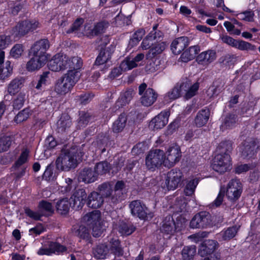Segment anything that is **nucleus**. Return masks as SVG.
Listing matches in <instances>:
<instances>
[{
	"label": "nucleus",
	"mask_w": 260,
	"mask_h": 260,
	"mask_svg": "<svg viewBox=\"0 0 260 260\" xmlns=\"http://www.w3.org/2000/svg\"><path fill=\"white\" fill-rule=\"evenodd\" d=\"M199 181V178H196L187 181L184 190L186 196H190L194 193Z\"/></svg>",
	"instance_id": "obj_41"
},
{
	"label": "nucleus",
	"mask_w": 260,
	"mask_h": 260,
	"mask_svg": "<svg viewBox=\"0 0 260 260\" xmlns=\"http://www.w3.org/2000/svg\"><path fill=\"white\" fill-rule=\"evenodd\" d=\"M217 149L220 152L219 154L228 153L230 155L233 149L232 143L229 141L222 142L219 144Z\"/></svg>",
	"instance_id": "obj_56"
},
{
	"label": "nucleus",
	"mask_w": 260,
	"mask_h": 260,
	"mask_svg": "<svg viewBox=\"0 0 260 260\" xmlns=\"http://www.w3.org/2000/svg\"><path fill=\"white\" fill-rule=\"evenodd\" d=\"M258 148V147L253 140L249 139L240 146L239 150L243 157H251L254 154L256 149Z\"/></svg>",
	"instance_id": "obj_18"
},
{
	"label": "nucleus",
	"mask_w": 260,
	"mask_h": 260,
	"mask_svg": "<svg viewBox=\"0 0 260 260\" xmlns=\"http://www.w3.org/2000/svg\"><path fill=\"white\" fill-rule=\"evenodd\" d=\"M84 20L83 18H77L74 23L72 25L70 28L67 31V34L74 33L77 35H81V28L82 27V24Z\"/></svg>",
	"instance_id": "obj_50"
},
{
	"label": "nucleus",
	"mask_w": 260,
	"mask_h": 260,
	"mask_svg": "<svg viewBox=\"0 0 260 260\" xmlns=\"http://www.w3.org/2000/svg\"><path fill=\"white\" fill-rule=\"evenodd\" d=\"M78 126L79 128H83L89 122L90 116L89 113L83 111L80 112Z\"/></svg>",
	"instance_id": "obj_59"
},
{
	"label": "nucleus",
	"mask_w": 260,
	"mask_h": 260,
	"mask_svg": "<svg viewBox=\"0 0 260 260\" xmlns=\"http://www.w3.org/2000/svg\"><path fill=\"white\" fill-rule=\"evenodd\" d=\"M139 94L141 95L140 102L145 107L153 105L157 98V93L151 88H147V85L143 83L139 86Z\"/></svg>",
	"instance_id": "obj_4"
},
{
	"label": "nucleus",
	"mask_w": 260,
	"mask_h": 260,
	"mask_svg": "<svg viewBox=\"0 0 260 260\" xmlns=\"http://www.w3.org/2000/svg\"><path fill=\"white\" fill-rule=\"evenodd\" d=\"M182 176V173L179 170L173 169L168 172L166 180L168 189L169 190L176 189L180 183Z\"/></svg>",
	"instance_id": "obj_13"
},
{
	"label": "nucleus",
	"mask_w": 260,
	"mask_h": 260,
	"mask_svg": "<svg viewBox=\"0 0 260 260\" xmlns=\"http://www.w3.org/2000/svg\"><path fill=\"white\" fill-rule=\"evenodd\" d=\"M199 88V84L198 83H195L191 85L190 81H186L182 83V91H185L184 98L186 100L190 99L194 96Z\"/></svg>",
	"instance_id": "obj_23"
},
{
	"label": "nucleus",
	"mask_w": 260,
	"mask_h": 260,
	"mask_svg": "<svg viewBox=\"0 0 260 260\" xmlns=\"http://www.w3.org/2000/svg\"><path fill=\"white\" fill-rule=\"evenodd\" d=\"M237 231V226L230 227L218 234L217 235V239L219 241L229 240L235 236Z\"/></svg>",
	"instance_id": "obj_33"
},
{
	"label": "nucleus",
	"mask_w": 260,
	"mask_h": 260,
	"mask_svg": "<svg viewBox=\"0 0 260 260\" xmlns=\"http://www.w3.org/2000/svg\"><path fill=\"white\" fill-rule=\"evenodd\" d=\"M166 48V44L164 42L154 44L149 49L146 54L147 59H152L161 54Z\"/></svg>",
	"instance_id": "obj_35"
},
{
	"label": "nucleus",
	"mask_w": 260,
	"mask_h": 260,
	"mask_svg": "<svg viewBox=\"0 0 260 260\" xmlns=\"http://www.w3.org/2000/svg\"><path fill=\"white\" fill-rule=\"evenodd\" d=\"M104 198L102 195L96 191L91 192L88 196L87 205L92 208H99L104 203Z\"/></svg>",
	"instance_id": "obj_20"
},
{
	"label": "nucleus",
	"mask_w": 260,
	"mask_h": 260,
	"mask_svg": "<svg viewBox=\"0 0 260 260\" xmlns=\"http://www.w3.org/2000/svg\"><path fill=\"white\" fill-rule=\"evenodd\" d=\"M84 145L81 146H72L62 148L61 152L56 160V168L61 171H69L77 167L78 161L84 154Z\"/></svg>",
	"instance_id": "obj_1"
},
{
	"label": "nucleus",
	"mask_w": 260,
	"mask_h": 260,
	"mask_svg": "<svg viewBox=\"0 0 260 260\" xmlns=\"http://www.w3.org/2000/svg\"><path fill=\"white\" fill-rule=\"evenodd\" d=\"M108 247L104 245L97 246L94 251V257L98 259L106 258L108 255Z\"/></svg>",
	"instance_id": "obj_47"
},
{
	"label": "nucleus",
	"mask_w": 260,
	"mask_h": 260,
	"mask_svg": "<svg viewBox=\"0 0 260 260\" xmlns=\"http://www.w3.org/2000/svg\"><path fill=\"white\" fill-rule=\"evenodd\" d=\"M145 34V30L141 28L137 30L133 35V37L129 41V46L133 47L137 45L138 43L142 40Z\"/></svg>",
	"instance_id": "obj_52"
},
{
	"label": "nucleus",
	"mask_w": 260,
	"mask_h": 260,
	"mask_svg": "<svg viewBox=\"0 0 260 260\" xmlns=\"http://www.w3.org/2000/svg\"><path fill=\"white\" fill-rule=\"evenodd\" d=\"M23 52V46L20 44H15L11 49L10 51L11 55L15 58H19Z\"/></svg>",
	"instance_id": "obj_62"
},
{
	"label": "nucleus",
	"mask_w": 260,
	"mask_h": 260,
	"mask_svg": "<svg viewBox=\"0 0 260 260\" xmlns=\"http://www.w3.org/2000/svg\"><path fill=\"white\" fill-rule=\"evenodd\" d=\"M111 58V54L108 50L102 49L98 56L95 62V66H100L108 61Z\"/></svg>",
	"instance_id": "obj_45"
},
{
	"label": "nucleus",
	"mask_w": 260,
	"mask_h": 260,
	"mask_svg": "<svg viewBox=\"0 0 260 260\" xmlns=\"http://www.w3.org/2000/svg\"><path fill=\"white\" fill-rule=\"evenodd\" d=\"M200 51L199 46L194 45L190 47L184 51L181 55V59L183 62H187L194 59Z\"/></svg>",
	"instance_id": "obj_30"
},
{
	"label": "nucleus",
	"mask_w": 260,
	"mask_h": 260,
	"mask_svg": "<svg viewBox=\"0 0 260 260\" xmlns=\"http://www.w3.org/2000/svg\"><path fill=\"white\" fill-rule=\"evenodd\" d=\"M136 230V228L131 223L120 222L117 227V230L121 236L131 235Z\"/></svg>",
	"instance_id": "obj_36"
},
{
	"label": "nucleus",
	"mask_w": 260,
	"mask_h": 260,
	"mask_svg": "<svg viewBox=\"0 0 260 260\" xmlns=\"http://www.w3.org/2000/svg\"><path fill=\"white\" fill-rule=\"evenodd\" d=\"M24 80L22 78H16L9 84L7 88L8 93L14 95L17 93L23 85Z\"/></svg>",
	"instance_id": "obj_31"
},
{
	"label": "nucleus",
	"mask_w": 260,
	"mask_h": 260,
	"mask_svg": "<svg viewBox=\"0 0 260 260\" xmlns=\"http://www.w3.org/2000/svg\"><path fill=\"white\" fill-rule=\"evenodd\" d=\"M225 82L221 79H218L213 82L212 85L207 91V94L210 98L217 96L224 89Z\"/></svg>",
	"instance_id": "obj_21"
},
{
	"label": "nucleus",
	"mask_w": 260,
	"mask_h": 260,
	"mask_svg": "<svg viewBox=\"0 0 260 260\" xmlns=\"http://www.w3.org/2000/svg\"><path fill=\"white\" fill-rule=\"evenodd\" d=\"M237 57L233 54H226L219 59L220 63L226 67L233 66L236 61Z\"/></svg>",
	"instance_id": "obj_55"
},
{
	"label": "nucleus",
	"mask_w": 260,
	"mask_h": 260,
	"mask_svg": "<svg viewBox=\"0 0 260 260\" xmlns=\"http://www.w3.org/2000/svg\"><path fill=\"white\" fill-rule=\"evenodd\" d=\"M72 233L73 235L84 240L89 241L90 239V233L88 229L83 225H74L72 228Z\"/></svg>",
	"instance_id": "obj_29"
},
{
	"label": "nucleus",
	"mask_w": 260,
	"mask_h": 260,
	"mask_svg": "<svg viewBox=\"0 0 260 260\" xmlns=\"http://www.w3.org/2000/svg\"><path fill=\"white\" fill-rule=\"evenodd\" d=\"M98 189L102 194V196L108 197L112 194V189L111 185L109 183H104L99 186Z\"/></svg>",
	"instance_id": "obj_61"
},
{
	"label": "nucleus",
	"mask_w": 260,
	"mask_h": 260,
	"mask_svg": "<svg viewBox=\"0 0 260 260\" xmlns=\"http://www.w3.org/2000/svg\"><path fill=\"white\" fill-rule=\"evenodd\" d=\"M216 55L215 51L208 50L200 53L197 57V61L199 63L208 64L216 59Z\"/></svg>",
	"instance_id": "obj_24"
},
{
	"label": "nucleus",
	"mask_w": 260,
	"mask_h": 260,
	"mask_svg": "<svg viewBox=\"0 0 260 260\" xmlns=\"http://www.w3.org/2000/svg\"><path fill=\"white\" fill-rule=\"evenodd\" d=\"M164 152L160 149L150 151L145 158V165L149 170H154L164 164Z\"/></svg>",
	"instance_id": "obj_8"
},
{
	"label": "nucleus",
	"mask_w": 260,
	"mask_h": 260,
	"mask_svg": "<svg viewBox=\"0 0 260 260\" xmlns=\"http://www.w3.org/2000/svg\"><path fill=\"white\" fill-rule=\"evenodd\" d=\"M83 219L88 226L98 223L101 221V212L99 210H94L86 214Z\"/></svg>",
	"instance_id": "obj_34"
},
{
	"label": "nucleus",
	"mask_w": 260,
	"mask_h": 260,
	"mask_svg": "<svg viewBox=\"0 0 260 260\" xmlns=\"http://www.w3.org/2000/svg\"><path fill=\"white\" fill-rule=\"evenodd\" d=\"M30 59L26 63V68L29 72L38 71L47 62L48 59L36 55H29Z\"/></svg>",
	"instance_id": "obj_17"
},
{
	"label": "nucleus",
	"mask_w": 260,
	"mask_h": 260,
	"mask_svg": "<svg viewBox=\"0 0 260 260\" xmlns=\"http://www.w3.org/2000/svg\"><path fill=\"white\" fill-rule=\"evenodd\" d=\"M129 207L132 214L141 219L148 220L153 216V214L149 211L146 206L139 200L131 202Z\"/></svg>",
	"instance_id": "obj_5"
},
{
	"label": "nucleus",
	"mask_w": 260,
	"mask_h": 260,
	"mask_svg": "<svg viewBox=\"0 0 260 260\" xmlns=\"http://www.w3.org/2000/svg\"><path fill=\"white\" fill-rule=\"evenodd\" d=\"M210 115V111L206 108L199 111L194 119V123L198 127H201L206 124Z\"/></svg>",
	"instance_id": "obj_27"
},
{
	"label": "nucleus",
	"mask_w": 260,
	"mask_h": 260,
	"mask_svg": "<svg viewBox=\"0 0 260 260\" xmlns=\"http://www.w3.org/2000/svg\"><path fill=\"white\" fill-rule=\"evenodd\" d=\"M189 40L187 37H181L174 40L171 45L172 52L174 54H179L189 45Z\"/></svg>",
	"instance_id": "obj_19"
},
{
	"label": "nucleus",
	"mask_w": 260,
	"mask_h": 260,
	"mask_svg": "<svg viewBox=\"0 0 260 260\" xmlns=\"http://www.w3.org/2000/svg\"><path fill=\"white\" fill-rule=\"evenodd\" d=\"M237 116L234 114H230L225 118L224 122L221 125L223 129L233 128L237 121Z\"/></svg>",
	"instance_id": "obj_48"
},
{
	"label": "nucleus",
	"mask_w": 260,
	"mask_h": 260,
	"mask_svg": "<svg viewBox=\"0 0 260 260\" xmlns=\"http://www.w3.org/2000/svg\"><path fill=\"white\" fill-rule=\"evenodd\" d=\"M98 176L94 171L90 168H85L81 171L79 179L85 183H90L96 180Z\"/></svg>",
	"instance_id": "obj_25"
},
{
	"label": "nucleus",
	"mask_w": 260,
	"mask_h": 260,
	"mask_svg": "<svg viewBox=\"0 0 260 260\" xmlns=\"http://www.w3.org/2000/svg\"><path fill=\"white\" fill-rule=\"evenodd\" d=\"M56 124L58 129L66 130L70 128L72 124L70 117L67 114H62Z\"/></svg>",
	"instance_id": "obj_43"
},
{
	"label": "nucleus",
	"mask_w": 260,
	"mask_h": 260,
	"mask_svg": "<svg viewBox=\"0 0 260 260\" xmlns=\"http://www.w3.org/2000/svg\"><path fill=\"white\" fill-rule=\"evenodd\" d=\"M242 192V185L240 180H231L227 185L226 196L232 202L238 200Z\"/></svg>",
	"instance_id": "obj_9"
},
{
	"label": "nucleus",
	"mask_w": 260,
	"mask_h": 260,
	"mask_svg": "<svg viewBox=\"0 0 260 260\" xmlns=\"http://www.w3.org/2000/svg\"><path fill=\"white\" fill-rule=\"evenodd\" d=\"M68 57L66 55L57 54L49 61V69L54 72H58L68 68Z\"/></svg>",
	"instance_id": "obj_12"
},
{
	"label": "nucleus",
	"mask_w": 260,
	"mask_h": 260,
	"mask_svg": "<svg viewBox=\"0 0 260 260\" xmlns=\"http://www.w3.org/2000/svg\"><path fill=\"white\" fill-rule=\"evenodd\" d=\"M110 169V165L108 162L104 161L98 163L94 168V172L96 176L103 175L108 173Z\"/></svg>",
	"instance_id": "obj_46"
},
{
	"label": "nucleus",
	"mask_w": 260,
	"mask_h": 260,
	"mask_svg": "<svg viewBox=\"0 0 260 260\" xmlns=\"http://www.w3.org/2000/svg\"><path fill=\"white\" fill-rule=\"evenodd\" d=\"M235 48L242 51H255L256 50L255 45L243 40H237Z\"/></svg>",
	"instance_id": "obj_54"
},
{
	"label": "nucleus",
	"mask_w": 260,
	"mask_h": 260,
	"mask_svg": "<svg viewBox=\"0 0 260 260\" xmlns=\"http://www.w3.org/2000/svg\"><path fill=\"white\" fill-rule=\"evenodd\" d=\"M231 156L228 153L217 154L213 159L212 169L220 173L230 170L231 167Z\"/></svg>",
	"instance_id": "obj_6"
},
{
	"label": "nucleus",
	"mask_w": 260,
	"mask_h": 260,
	"mask_svg": "<svg viewBox=\"0 0 260 260\" xmlns=\"http://www.w3.org/2000/svg\"><path fill=\"white\" fill-rule=\"evenodd\" d=\"M176 229V225L173 217L168 215L165 217L162 221L161 231L166 234H173Z\"/></svg>",
	"instance_id": "obj_28"
},
{
	"label": "nucleus",
	"mask_w": 260,
	"mask_h": 260,
	"mask_svg": "<svg viewBox=\"0 0 260 260\" xmlns=\"http://www.w3.org/2000/svg\"><path fill=\"white\" fill-rule=\"evenodd\" d=\"M27 98V96L25 92H20L17 98L13 101V106L14 109L19 110L21 109Z\"/></svg>",
	"instance_id": "obj_53"
},
{
	"label": "nucleus",
	"mask_w": 260,
	"mask_h": 260,
	"mask_svg": "<svg viewBox=\"0 0 260 260\" xmlns=\"http://www.w3.org/2000/svg\"><path fill=\"white\" fill-rule=\"evenodd\" d=\"M218 243L213 240H206L202 242L199 248L198 253L204 257L210 255L218 248Z\"/></svg>",
	"instance_id": "obj_16"
},
{
	"label": "nucleus",
	"mask_w": 260,
	"mask_h": 260,
	"mask_svg": "<svg viewBox=\"0 0 260 260\" xmlns=\"http://www.w3.org/2000/svg\"><path fill=\"white\" fill-rule=\"evenodd\" d=\"M109 23L106 21H102L95 24L94 27L90 30L89 36H95L104 33L108 27Z\"/></svg>",
	"instance_id": "obj_42"
},
{
	"label": "nucleus",
	"mask_w": 260,
	"mask_h": 260,
	"mask_svg": "<svg viewBox=\"0 0 260 260\" xmlns=\"http://www.w3.org/2000/svg\"><path fill=\"white\" fill-rule=\"evenodd\" d=\"M11 62L7 60L5 64L0 66V80H5L8 78L12 73Z\"/></svg>",
	"instance_id": "obj_44"
},
{
	"label": "nucleus",
	"mask_w": 260,
	"mask_h": 260,
	"mask_svg": "<svg viewBox=\"0 0 260 260\" xmlns=\"http://www.w3.org/2000/svg\"><path fill=\"white\" fill-rule=\"evenodd\" d=\"M181 156V152L179 146L175 144H172L164 153V166L168 167L173 166L179 161Z\"/></svg>",
	"instance_id": "obj_7"
},
{
	"label": "nucleus",
	"mask_w": 260,
	"mask_h": 260,
	"mask_svg": "<svg viewBox=\"0 0 260 260\" xmlns=\"http://www.w3.org/2000/svg\"><path fill=\"white\" fill-rule=\"evenodd\" d=\"M39 26V22L34 20L21 21L12 29L11 34L14 38L20 39L33 32Z\"/></svg>",
	"instance_id": "obj_3"
},
{
	"label": "nucleus",
	"mask_w": 260,
	"mask_h": 260,
	"mask_svg": "<svg viewBox=\"0 0 260 260\" xmlns=\"http://www.w3.org/2000/svg\"><path fill=\"white\" fill-rule=\"evenodd\" d=\"M80 76L78 71H68L67 73L57 80L54 86L55 91L60 95L66 94L74 86Z\"/></svg>",
	"instance_id": "obj_2"
},
{
	"label": "nucleus",
	"mask_w": 260,
	"mask_h": 260,
	"mask_svg": "<svg viewBox=\"0 0 260 260\" xmlns=\"http://www.w3.org/2000/svg\"><path fill=\"white\" fill-rule=\"evenodd\" d=\"M196 253V247L194 245L185 246L181 251L183 260H192Z\"/></svg>",
	"instance_id": "obj_38"
},
{
	"label": "nucleus",
	"mask_w": 260,
	"mask_h": 260,
	"mask_svg": "<svg viewBox=\"0 0 260 260\" xmlns=\"http://www.w3.org/2000/svg\"><path fill=\"white\" fill-rule=\"evenodd\" d=\"M238 19L247 22H252L254 21L255 14L253 11L250 9L243 11L236 14Z\"/></svg>",
	"instance_id": "obj_39"
},
{
	"label": "nucleus",
	"mask_w": 260,
	"mask_h": 260,
	"mask_svg": "<svg viewBox=\"0 0 260 260\" xmlns=\"http://www.w3.org/2000/svg\"><path fill=\"white\" fill-rule=\"evenodd\" d=\"M28 117L29 110L28 109H24L21 111L19 112L15 117L14 121L17 123H19L26 120L28 118Z\"/></svg>",
	"instance_id": "obj_63"
},
{
	"label": "nucleus",
	"mask_w": 260,
	"mask_h": 260,
	"mask_svg": "<svg viewBox=\"0 0 260 260\" xmlns=\"http://www.w3.org/2000/svg\"><path fill=\"white\" fill-rule=\"evenodd\" d=\"M9 9L10 13L13 15H16L23 8V5L19 2H13L9 4Z\"/></svg>",
	"instance_id": "obj_60"
},
{
	"label": "nucleus",
	"mask_w": 260,
	"mask_h": 260,
	"mask_svg": "<svg viewBox=\"0 0 260 260\" xmlns=\"http://www.w3.org/2000/svg\"><path fill=\"white\" fill-rule=\"evenodd\" d=\"M38 208L40 211L42 212L52 214L54 212V208L52 204L44 200L40 202Z\"/></svg>",
	"instance_id": "obj_58"
},
{
	"label": "nucleus",
	"mask_w": 260,
	"mask_h": 260,
	"mask_svg": "<svg viewBox=\"0 0 260 260\" xmlns=\"http://www.w3.org/2000/svg\"><path fill=\"white\" fill-rule=\"evenodd\" d=\"M50 46V42L48 39H40L36 41L30 48L29 55H37L48 59L47 51Z\"/></svg>",
	"instance_id": "obj_10"
},
{
	"label": "nucleus",
	"mask_w": 260,
	"mask_h": 260,
	"mask_svg": "<svg viewBox=\"0 0 260 260\" xmlns=\"http://www.w3.org/2000/svg\"><path fill=\"white\" fill-rule=\"evenodd\" d=\"M137 66V63L133 58L126 57L120 64V68L123 71H126L133 69Z\"/></svg>",
	"instance_id": "obj_51"
},
{
	"label": "nucleus",
	"mask_w": 260,
	"mask_h": 260,
	"mask_svg": "<svg viewBox=\"0 0 260 260\" xmlns=\"http://www.w3.org/2000/svg\"><path fill=\"white\" fill-rule=\"evenodd\" d=\"M169 113L168 111H162L153 118L150 122L149 128L151 130H158L162 128L168 122Z\"/></svg>",
	"instance_id": "obj_15"
},
{
	"label": "nucleus",
	"mask_w": 260,
	"mask_h": 260,
	"mask_svg": "<svg viewBox=\"0 0 260 260\" xmlns=\"http://www.w3.org/2000/svg\"><path fill=\"white\" fill-rule=\"evenodd\" d=\"M87 198V194L83 189L75 191L70 197V203L72 207L76 210L81 209L84 206Z\"/></svg>",
	"instance_id": "obj_14"
},
{
	"label": "nucleus",
	"mask_w": 260,
	"mask_h": 260,
	"mask_svg": "<svg viewBox=\"0 0 260 260\" xmlns=\"http://www.w3.org/2000/svg\"><path fill=\"white\" fill-rule=\"evenodd\" d=\"M68 68L70 70L69 71H78L82 66V60L81 58L78 56H74L69 58L68 57Z\"/></svg>",
	"instance_id": "obj_40"
},
{
	"label": "nucleus",
	"mask_w": 260,
	"mask_h": 260,
	"mask_svg": "<svg viewBox=\"0 0 260 260\" xmlns=\"http://www.w3.org/2000/svg\"><path fill=\"white\" fill-rule=\"evenodd\" d=\"M51 249L52 250V254H60L67 251V248L60 245L58 243H51Z\"/></svg>",
	"instance_id": "obj_64"
},
{
	"label": "nucleus",
	"mask_w": 260,
	"mask_h": 260,
	"mask_svg": "<svg viewBox=\"0 0 260 260\" xmlns=\"http://www.w3.org/2000/svg\"><path fill=\"white\" fill-rule=\"evenodd\" d=\"M210 222L209 213L202 211L194 216L190 222V226L192 229L204 228L209 225Z\"/></svg>",
	"instance_id": "obj_11"
},
{
	"label": "nucleus",
	"mask_w": 260,
	"mask_h": 260,
	"mask_svg": "<svg viewBox=\"0 0 260 260\" xmlns=\"http://www.w3.org/2000/svg\"><path fill=\"white\" fill-rule=\"evenodd\" d=\"M182 89V83L177 84L173 88L170 90L165 96L166 100H175L181 96Z\"/></svg>",
	"instance_id": "obj_37"
},
{
	"label": "nucleus",
	"mask_w": 260,
	"mask_h": 260,
	"mask_svg": "<svg viewBox=\"0 0 260 260\" xmlns=\"http://www.w3.org/2000/svg\"><path fill=\"white\" fill-rule=\"evenodd\" d=\"M108 250L116 256H120L123 254V250L120 245V242L117 237L110 239L108 245Z\"/></svg>",
	"instance_id": "obj_26"
},
{
	"label": "nucleus",
	"mask_w": 260,
	"mask_h": 260,
	"mask_svg": "<svg viewBox=\"0 0 260 260\" xmlns=\"http://www.w3.org/2000/svg\"><path fill=\"white\" fill-rule=\"evenodd\" d=\"M13 141V138L9 136H4L0 139V153L7 151Z\"/></svg>",
	"instance_id": "obj_57"
},
{
	"label": "nucleus",
	"mask_w": 260,
	"mask_h": 260,
	"mask_svg": "<svg viewBox=\"0 0 260 260\" xmlns=\"http://www.w3.org/2000/svg\"><path fill=\"white\" fill-rule=\"evenodd\" d=\"M71 204L68 199L62 198L58 200L55 204L57 212L61 215H66L69 212Z\"/></svg>",
	"instance_id": "obj_32"
},
{
	"label": "nucleus",
	"mask_w": 260,
	"mask_h": 260,
	"mask_svg": "<svg viewBox=\"0 0 260 260\" xmlns=\"http://www.w3.org/2000/svg\"><path fill=\"white\" fill-rule=\"evenodd\" d=\"M125 185L123 181H118L115 184L114 193L112 194L111 198V202L113 203H117L124 200L125 195L123 189Z\"/></svg>",
	"instance_id": "obj_22"
},
{
	"label": "nucleus",
	"mask_w": 260,
	"mask_h": 260,
	"mask_svg": "<svg viewBox=\"0 0 260 260\" xmlns=\"http://www.w3.org/2000/svg\"><path fill=\"white\" fill-rule=\"evenodd\" d=\"M127 119L125 114H120L113 124V130H123L126 126Z\"/></svg>",
	"instance_id": "obj_49"
}]
</instances>
